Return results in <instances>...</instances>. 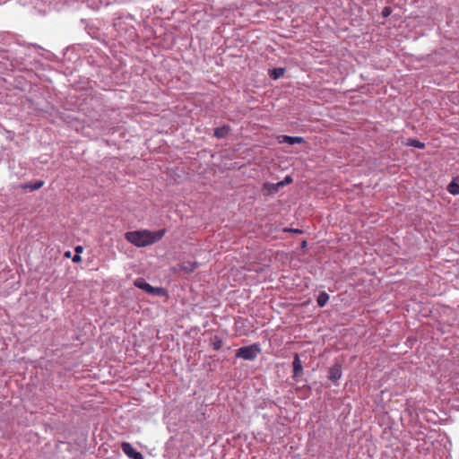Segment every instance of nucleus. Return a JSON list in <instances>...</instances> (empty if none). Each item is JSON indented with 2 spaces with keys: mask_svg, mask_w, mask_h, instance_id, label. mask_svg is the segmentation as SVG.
<instances>
[{
  "mask_svg": "<svg viewBox=\"0 0 459 459\" xmlns=\"http://www.w3.org/2000/svg\"><path fill=\"white\" fill-rule=\"evenodd\" d=\"M211 345L215 351H219L222 347V341L220 337L214 336L211 339Z\"/></svg>",
  "mask_w": 459,
  "mask_h": 459,
  "instance_id": "ddd939ff",
  "label": "nucleus"
},
{
  "mask_svg": "<svg viewBox=\"0 0 459 459\" xmlns=\"http://www.w3.org/2000/svg\"><path fill=\"white\" fill-rule=\"evenodd\" d=\"M342 377V370H341V367L338 366V365H334L333 367H332L329 370V378L333 381V382H336L337 380H339Z\"/></svg>",
  "mask_w": 459,
  "mask_h": 459,
  "instance_id": "6e6552de",
  "label": "nucleus"
},
{
  "mask_svg": "<svg viewBox=\"0 0 459 459\" xmlns=\"http://www.w3.org/2000/svg\"><path fill=\"white\" fill-rule=\"evenodd\" d=\"M121 449L125 455L131 459H144L143 455L136 451L128 442H123L121 444Z\"/></svg>",
  "mask_w": 459,
  "mask_h": 459,
  "instance_id": "20e7f679",
  "label": "nucleus"
},
{
  "mask_svg": "<svg viewBox=\"0 0 459 459\" xmlns=\"http://www.w3.org/2000/svg\"><path fill=\"white\" fill-rule=\"evenodd\" d=\"M198 267L196 262H184L180 264V269L186 273H192Z\"/></svg>",
  "mask_w": 459,
  "mask_h": 459,
  "instance_id": "1a4fd4ad",
  "label": "nucleus"
},
{
  "mask_svg": "<svg viewBox=\"0 0 459 459\" xmlns=\"http://www.w3.org/2000/svg\"><path fill=\"white\" fill-rule=\"evenodd\" d=\"M43 185H44V181L39 180L33 184L22 185V188H23V189L30 188L31 191H34V190H38V189L41 188L43 186Z\"/></svg>",
  "mask_w": 459,
  "mask_h": 459,
  "instance_id": "f8f14e48",
  "label": "nucleus"
},
{
  "mask_svg": "<svg viewBox=\"0 0 459 459\" xmlns=\"http://www.w3.org/2000/svg\"><path fill=\"white\" fill-rule=\"evenodd\" d=\"M306 244H307V242H306V241H303L302 246H303V247H305V246H306Z\"/></svg>",
  "mask_w": 459,
  "mask_h": 459,
  "instance_id": "5701e85b",
  "label": "nucleus"
},
{
  "mask_svg": "<svg viewBox=\"0 0 459 459\" xmlns=\"http://www.w3.org/2000/svg\"><path fill=\"white\" fill-rule=\"evenodd\" d=\"M134 285L137 288L143 290L144 291H146L149 294L162 295L165 293V290L163 288L152 287L148 282H146L145 280L143 278L136 279L134 281Z\"/></svg>",
  "mask_w": 459,
  "mask_h": 459,
  "instance_id": "7ed1b4c3",
  "label": "nucleus"
},
{
  "mask_svg": "<svg viewBox=\"0 0 459 459\" xmlns=\"http://www.w3.org/2000/svg\"><path fill=\"white\" fill-rule=\"evenodd\" d=\"M292 182V178L290 176L285 177V178L282 181H280L279 183H282V186H284L287 184H290Z\"/></svg>",
  "mask_w": 459,
  "mask_h": 459,
  "instance_id": "a211bd4d",
  "label": "nucleus"
},
{
  "mask_svg": "<svg viewBox=\"0 0 459 459\" xmlns=\"http://www.w3.org/2000/svg\"><path fill=\"white\" fill-rule=\"evenodd\" d=\"M391 13H392V8H391V7H389V6H385V7L382 10V16H383V17H388Z\"/></svg>",
  "mask_w": 459,
  "mask_h": 459,
  "instance_id": "f3484780",
  "label": "nucleus"
},
{
  "mask_svg": "<svg viewBox=\"0 0 459 459\" xmlns=\"http://www.w3.org/2000/svg\"><path fill=\"white\" fill-rule=\"evenodd\" d=\"M65 255L66 257H70V255H71V252H70V251L65 252Z\"/></svg>",
  "mask_w": 459,
  "mask_h": 459,
  "instance_id": "4be33fe9",
  "label": "nucleus"
},
{
  "mask_svg": "<svg viewBox=\"0 0 459 459\" xmlns=\"http://www.w3.org/2000/svg\"><path fill=\"white\" fill-rule=\"evenodd\" d=\"M164 234V230L157 231H150L144 230L126 232L125 238L133 245L142 247L156 243L162 238Z\"/></svg>",
  "mask_w": 459,
  "mask_h": 459,
  "instance_id": "f257e3e1",
  "label": "nucleus"
},
{
  "mask_svg": "<svg viewBox=\"0 0 459 459\" xmlns=\"http://www.w3.org/2000/svg\"><path fill=\"white\" fill-rule=\"evenodd\" d=\"M229 131L230 126L217 127L214 130V136L217 138H223L228 134Z\"/></svg>",
  "mask_w": 459,
  "mask_h": 459,
  "instance_id": "9d476101",
  "label": "nucleus"
},
{
  "mask_svg": "<svg viewBox=\"0 0 459 459\" xmlns=\"http://www.w3.org/2000/svg\"><path fill=\"white\" fill-rule=\"evenodd\" d=\"M448 190L453 195H459V185L450 184Z\"/></svg>",
  "mask_w": 459,
  "mask_h": 459,
  "instance_id": "dca6fc26",
  "label": "nucleus"
},
{
  "mask_svg": "<svg viewBox=\"0 0 459 459\" xmlns=\"http://www.w3.org/2000/svg\"><path fill=\"white\" fill-rule=\"evenodd\" d=\"M293 377H299L303 372L302 362L298 354L295 355L293 360Z\"/></svg>",
  "mask_w": 459,
  "mask_h": 459,
  "instance_id": "0eeeda50",
  "label": "nucleus"
},
{
  "mask_svg": "<svg viewBox=\"0 0 459 459\" xmlns=\"http://www.w3.org/2000/svg\"><path fill=\"white\" fill-rule=\"evenodd\" d=\"M278 139L280 143H287L289 144L304 143V138L299 136L281 135L278 137Z\"/></svg>",
  "mask_w": 459,
  "mask_h": 459,
  "instance_id": "423d86ee",
  "label": "nucleus"
},
{
  "mask_svg": "<svg viewBox=\"0 0 459 459\" xmlns=\"http://www.w3.org/2000/svg\"><path fill=\"white\" fill-rule=\"evenodd\" d=\"M281 187H282V183H265L263 186V192L264 195H272L277 193Z\"/></svg>",
  "mask_w": 459,
  "mask_h": 459,
  "instance_id": "39448f33",
  "label": "nucleus"
},
{
  "mask_svg": "<svg viewBox=\"0 0 459 459\" xmlns=\"http://www.w3.org/2000/svg\"><path fill=\"white\" fill-rule=\"evenodd\" d=\"M283 74H284V69H282V68H277V69H273V70L271 72L270 75H271V77H273V79H277V78H279V77L282 76V75H283Z\"/></svg>",
  "mask_w": 459,
  "mask_h": 459,
  "instance_id": "2eb2a0df",
  "label": "nucleus"
},
{
  "mask_svg": "<svg viewBox=\"0 0 459 459\" xmlns=\"http://www.w3.org/2000/svg\"><path fill=\"white\" fill-rule=\"evenodd\" d=\"M284 231L285 232H294V233H298V234H301L302 233V230H298V229H284Z\"/></svg>",
  "mask_w": 459,
  "mask_h": 459,
  "instance_id": "6ab92c4d",
  "label": "nucleus"
},
{
  "mask_svg": "<svg viewBox=\"0 0 459 459\" xmlns=\"http://www.w3.org/2000/svg\"><path fill=\"white\" fill-rule=\"evenodd\" d=\"M83 250L82 247V246H78L75 247V252H76V255H79L80 253H82Z\"/></svg>",
  "mask_w": 459,
  "mask_h": 459,
  "instance_id": "412c9836",
  "label": "nucleus"
},
{
  "mask_svg": "<svg viewBox=\"0 0 459 459\" xmlns=\"http://www.w3.org/2000/svg\"><path fill=\"white\" fill-rule=\"evenodd\" d=\"M72 260H73V262H74V263H79V262H81V261H82V257H81V255H75L73 257V259H72Z\"/></svg>",
  "mask_w": 459,
  "mask_h": 459,
  "instance_id": "aec40b11",
  "label": "nucleus"
},
{
  "mask_svg": "<svg viewBox=\"0 0 459 459\" xmlns=\"http://www.w3.org/2000/svg\"><path fill=\"white\" fill-rule=\"evenodd\" d=\"M407 145L408 146H412V147H415V148H418V149H424L425 148V144L421 142H420L419 140H416V139H409L408 142H407Z\"/></svg>",
  "mask_w": 459,
  "mask_h": 459,
  "instance_id": "4468645a",
  "label": "nucleus"
},
{
  "mask_svg": "<svg viewBox=\"0 0 459 459\" xmlns=\"http://www.w3.org/2000/svg\"><path fill=\"white\" fill-rule=\"evenodd\" d=\"M328 300H329V295L326 292L323 291L318 295L316 302L320 307H323L325 306V304L327 303Z\"/></svg>",
  "mask_w": 459,
  "mask_h": 459,
  "instance_id": "9b49d317",
  "label": "nucleus"
},
{
  "mask_svg": "<svg viewBox=\"0 0 459 459\" xmlns=\"http://www.w3.org/2000/svg\"><path fill=\"white\" fill-rule=\"evenodd\" d=\"M260 352L261 349L259 344L254 343L249 346L239 348L236 352V357L246 360H254Z\"/></svg>",
  "mask_w": 459,
  "mask_h": 459,
  "instance_id": "f03ea898",
  "label": "nucleus"
}]
</instances>
